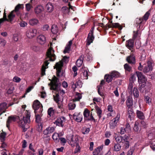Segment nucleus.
Wrapping results in <instances>:
<instances>
[{
	"label": "nucleus",
	"instance_id": "aec40b11",
	"mask_svg": "<svg viewBox=\"0 0 155 155\" xmlns=\"http://www.w3.org/2000/svg\"><path fill=\"white\" fill-rule=\"evenodd\" d=\"M103 147V146L101 145L95 149L93 152V155H98L101 151L102 150Z\"/></svg>",
	"mask_w": 155,
	"mask_h": 155
},
{
	"label": "nucleus",
	"instance_id": "0e129e2a",
	"mask_svg": "<svg viewBox=\"0 0 155 155\" xmlns=\"http://www.w3.org/2000/svg\"><path fill=\"white\" fill-rule=\"evenodd\" d=\"M26 9L28 11H29L31 8V5L30 4L28 3L25 5Z\"/></svg>",
	"mask_w": 155,
	"mask_h": 155
},
{
	"label": "nucleus",
	"instance_id": "2eb2a0df",
	"mask_svg": "<svg viewBox=\"0 0 155 155\" xmlns=\"http://www.w3.org/2000/svg\"><path fill=\"white\" fill-rule=\"evenodd\" d=\"M71 87L74 90L77 87H81L82 86V84L81 81L80 80H78L77 82H76V84H74V82L73 81H71Z\"/></svg>",
	"mask_w": 155,
	"mask_h": 155
},
{
	"label": "nucleus",
	"instance_id": "20e7f679",
	"mask_svg": "<svg viewBox=\"0 0 155 155\" xmlns=\"http://www.w3.org/2000/svg\"><path fill=\"white\" fill-rule=\"evenodd\" d=\"M69 57L67 56H64L62 61H61L56 63L55 66L54 67L57 70V75L58 76H61L63 75V72L61 71V69L63 66V61L67 63L69 61Z\"/></svg>",
	"mask_w": 155,
	"mask_h": 155
},
{
	"label": "nucleus",
	"instance_id": "49530a36",
	"mask_svg": "<svg viewBox=\"0 0 155 155\" xmlns=\"http://www.w3.org/2000/svg\"><path fill=\"white\" fill-rule=\"evenodd\" d=\"M83 78L84 79H87L88 78V71L87 70H84L83 71Z\"/></svg>",
	"mask_w": 155,
	"mask_h": 155
},
{
	"label": "nucleus",
	"instance_id": "774afa93",
	"mask_svg": "<svg viewBox=\"0 0 155 155\" xmlns=\"http://www.w3.org/2000/svg\"><path fill=\"white\" fill-rule=\"evenodd\" d=\"M13 40L15 41H17L18 40V35L16 34L13 35Z\"/></svg>",
	"mask_w": 155,
	"mask_h": 155
},
{
	"label": "nucleus",
	"instance_id": "6e6d98bb",
	"mask_svg": "<svg viewBox=\"0 0 155 155\" xmlns=\"http://www.w3.org/2000/svg\"><path fill=\"white\" fill-rule=\"evenodd\" d=\"M5 20L8 21V19L6 18V15L5 12L4 13L3 18L0 19V24Z\"/></svg>",
	"mask_w": 155,
	"mask_h": 155
},
{
	"label": "nucleus",
	"instance_id": "58836bf2",
	"mask_svg": "<svg viewBox=\"0 0 155 155\" xmlns=\"http://www.w3.org/2000/svg\"><path fill=\"white\" fill-rule=\"evenodd\" d=\"M14 12V11H12L8 15V20L10 21H12L13 19L15 17V15L13 14V12Z\"/></svg>",
	"mask_w": 155,
	"mask_h": 155
},
{
	"label": "nucleus",
	"instance_id": "f3484780",
	"mask_svg": "<svg viewBox=\"0 0 155 155\" xmlns=\"http://www.w3.org/2000/svg\"><path fill=\"white\" fill-rule=\"evenodd\" d=\"M37 41L40 44H44L46 41L45 37L42 35H40L38 36Z\"/></svg>",
	"mask_w": 155,
	"mask_h": 155
},
{
	"label": "nucleus",
	"instance_id": "de8ad7c7",
	"mask_svg": "<svg viewBox=\"0 0 155 155\" xmlns=\"http://www.w3.org/2000/svg\"><path fill=\"white\" fill-rule=\"evenodd\" d=\"M48 115L50 116V117H51L54 114V111L52 108H50L48 109Z\"/></svg>",
	"mask_w": 155,
	"mask_h": 155
},
{
	"label": "nucleus",
	"instance_id": "13d9d810",
	"mask_svg": "<svg viewBox=\"0 0 155 155\" xmlns=\"http://www.w3.org/2000/svg\"><path fill=\"white\" fill-rule=\"evenodd\" d=\"M150 147L153 150H155V138L153 140V143L150 145Z\"/></svg>",
	"mask_w": 155,
	"mask_h": 155
},
{
	"label": "nucleus",
	"instance_id": "f257e3e1",
	"mask_svg": "<svg viewBox=\"0 0 155 155\" xmlns=\"http://www.w3.org/2000/svg\"><path fill=\"white\" fill-rule=\"evenodd\" d=\"M54 52V51L52 48H50L48 49L47 52L46 60L43 65L41 68V74L42 76L45 74V69L48 68V66L49 63L48 61H53L56 59V56Z\"/></svg>",
	"mask_w": 155,
	"mask_h": 155
},
{
	"label": "nucleus",
	"instance_id": "f704fd0d",
	"mask_svg": "<svg viewBox=\"0 0 155 155\" xmlns=\"http://www.w3.org/2000/svg\"><path fill=\"white\" fill-rule=\"evenodd\" d=\"M59 136V134L56 133H54L52 136L53 139L56 143H57L59 142V140L58 138Z\"/></svg>",
	"mask_w": 155,
	"mask_h": 155
},
{
	"label": "nucleus",
	"instance_id": "0eeeda50",
	"mask_svg": "<svg viewBox=\"0 0 155 155\" xmlns=\"http://www.w3.org/2000/svg\"><path fill=\"white\" fill-rule=\"evenodd\" d=\"M120 117V115L118 113L115 118L110 120L109 123V127L110 129H114L117 126V123L119 120Z\"/></svg>",
	"mask_w": 155,
	"mask_h": 155
},
{
	"label": "nucleus",
	"instance_id": "7c9ffc66",
	"mask_svg": "<svg viewBox=\"0 0 155 155\" xmlns=\"http://www.w3.org/2000/svg\"><path fill=\"white\" fill-rule=\"evenodd\" d=\"M58 28L56 25H54L52 26L51 31L52 33L56 34L58 32Z\"/></svg>",
	"mask_w": 155,
	"mask_h": 155
},
{
	"label": "nucleus",
	"instance_id": "69168bd1",
	"mask_svg": "<svg viewBox=\"0 0 155 155\" xmlns=\"http://www.w3.org/2000/svg\"><path fill=\"white\" fill-rule=\"evenodd\" d=\"M22 5L19 4L18 5L15 7L14 11L15 12H18V10L21 8V6Z\"/></svg>",
	"mask_w": 155,
	"mask_h": 155
},
{
	"label": "nucleus",
	"instance_id": "4be33fe9",
	"mask_svg": "<svg viewBox=\"0 0 155 155\" xmlns=\"http://www.w3.org/2000/svg\"><path fill=\"white\" fill-rule=\"evenodd\" d=\"M127 60L130 64H134L135 63V57L133 55H131L127 58Z\"/></svg>",
	"mask_w": 155,
	"mask_h": 155
},
{
	"label": "nucleus",
	"instance_id": "7ed1b4c3",
	"mask_svg": "<svg viewBox=\"0 0 155 155\" xmlns=\"http://www.w3.org/2000/svg\"><path fill=\"white\" fill-rule=\"evenodd\" d=\"M25 114V116H24L18 122L19 126L22 128L24 131H26L28 128V124L30 122V112L28 110H26Z\"/></svg>",
	"mask_w": 155,
	"mask_h": 155
},
{
	"label": "nucleus",
	"instance_id": "6e6552de",
	"mask_svg": "<svg viewBox=\"0 0 155 155\" xmlns=\"http://www.w3.org/2000/svg\"><path fill=\"white\" fill-rule=\"evenodd\" d=\"M37 30L35 28H31L28 30L26 33V35L28 38H32L35 37L37 34Z\"/></svg>",
	"mask_w": 155,
	"mask_h": 155
},
{
	"label": "nucleus",
	"instance_id": "8fccbe9b",
	"mask_svg": "<svg viewBox=\"0 0 155 155\" xmlns=\"http://www.w3.org/2000/svg\"><path fill=\"white\" fill-rule=\"evenodd\" d=\"M90 111L87 109H85L83 113L84 118H85V117H87V116L89 115L90 114Z\"/></svg>",
	"mask_w": 155,
	"mask_h": 155
},
{
	"label": "nucleus",
	"instance_id": "79ce46f5",
	"mask_svg": "<svg viewBox=\"0 0 155 155\" xmlns=\"http://www.w3.org/2000/svg\"><path fill=\"white\" fill-rule=\"evenodd\" d=\"M96 112L98 116L99 117V119H100V118L101 117V114H102V110H101L98 107H97L96 108Z\"/></svg>",
	"mask_w": 155,
	"mask_h": 155
},
{
	"label": "nucleus",
	"instance_id": "e2e57ef3",
	"mask_svg": "<svg viewBox=\"0 0 155 155\" xmlns=\"http://www.w3.org/2000/svg\"><path fill=\"white\" fill-rule=\"evenodd\" d=\"M61 10L62 12H63L64 13H65L68 12V8L66 6L63 7L61 9Z\"/></svg>",
	"mask_w": 155,
	"mask_h": 155
},
{
	"label": "nucleus",
	"instance_id": "c756f323",
	"mask_svg": "<svg viewBox=\"0 0 155 155\" xmlns=\"http://www.w3.org/2000/svg\"><path fill=\"white\" fill-rule=\"evenodd\" d=\"M39 22L38 20L36 18H33L30 20L29 24L32 26H34L37 24Z\"/></svg>",
	"mask_w": 155,
	"mask_h": 155
},
{
	"label": "nucleus",
	"instance_id": "9d476101",
	"mask_svg": "<svg viewBox=\"0 0 155 155\" xmlns=\"http://www.w3.org/2000/svg\"><path fill=\"white\" fill-rule=\"evenodd\" d=\"M94 29V27L92 28L88 34V36L87 39V45H89L93 42L94 39V37L93 35Z\"/></svg>",
	"mask_w": 155,
	"mask_h": 155
},
{
	"label": "nucleus",
	"instance_id": "393cba45",
	"mask_svg": "<svg viewBox=\"0 0 155 155\" xmlns=\"http://www.w3.org/2000/svg\"><path fill=\"white\" fill-rule=\"evenodd\" d=\"M127 114L128 117L131 120L134 116V112L133 110L131 108H128Z\"/></svg>",
	"mask_w": 155,
	"mask_h": 155
},
{
	"label": "nucleus",
	"instance_id": "603ef678",
	"mask_svg": "<svg viewBox=\"0 0 155 155\" xmlns=\"http://www.w3.org/2000/svg\"><path fill=\"white\" fill-rule=\"evenodd\" d=\"M21 80V78L17 76L14 77L13 79V81L16 83L19 82Z\"/></svg>",
	"mask_w": 155,
	"mask_h": 155
},
{
	"label": "nucleus",
	"instance_id": "a211bd4d",
	"mask_svg": "<svg viewBox=\"0 0 155 155\" xmlns=\"http://www.w3.org/2000/svg\"><path fill=\"white\" fill-rule=\"evenodd\" d=\"M134 45V41L132 39H130L126 41V46L130 50H131Z\"/></svg>",
	"mask_w": 155,
	"mask_h": 155
},
{
	"label": "nucleus",
	"instance_id": "39448f33",
	"mask_svg": "<svg viewBox=\"0 0 155 155\" xmlns=\"http://www.w3.org/2000/svg\"><path fill=\"white\" fill-rule=\"evenodd\" d=\"M136 76L138 78V81L139 84H141V87L140 88V91H142L143 92V91H142V89L146 86V82L147 81V79L140 72H136Z\"/></svg>",
	"mask_w": 155,
	"mask_h": 155
},
{
	"label": "nucleus",
	"instance_id": "72a5a7b5",
	"mask_svg": "<svg viewBox=\"0 0 155 155\" xmlns=\"http://www.w3.org/2000/svg\"><path fill=\"white\" fill-rule=\"evenodd\" d=\"M104 79L109 83L112 81L113 78L110 74H106L104 76Z\"/></svg>",
	"mask_w": 155,
	"mask_h": 155
},
{
	"label": "nucleus",
	"instance_id": "f8f14e48",
	"mask_svg": "<svg viewBox=\"0 0 155 155\" xmlns=\"http://www.w3.org/2000/svg\"><path fill=\"white\" fill-rule=\"evenodd\" d=\"M44 11L43 7L41 5H38L35 8L34 12L35 14L37 15H39Z\"/></svg>",
	"mask_w": 155,
	"mask_h": 155
},
{
	"label": "nucleus",
	"instance_id": "5fc2aeb1",
	"mask_svg": "<svg viewBox=\"0 0 155 155\" xmlns=\"http://www.w3.org/2000/svg\"><path fill=\"white\" fill-rule=\"evenodd\" d=\"M72 69L73 71L74 72V77H75L76 76L77 74V71L78 70V69L77 67L75 66H73Z\"/></svg>",
	"mask_w": 155,
	"mask_h": 155
},
{
	"label": "nucleus",
	"instance_id": "cd10ccee",
	"mask_svg": "<svg viewBox=\"0 0 155 155\" xmlns=\"http://www.w3.org/2000/svg\"><path fill=\"white\" fill-rule=\"evenodd\" d=\"M82 98L81 94L78 92L76 93L75 98L73 99V102L79 101Z\"/></svg>",
	"mask_w": 155,
	"mask_h": 155
},
{
	"label": "nucleus",
	"instance_id": "a878e982",
	"mask_svg": "<svg viewBox=\"0 0 155 155\" xmlns=\"http://www.w3.org/2000/svg\"><path fill=\"white\" fill-rule=\"evenodd\" d=\"M46 8L47 11L48 12H51L53 11L54 6L51 3H48L46 5Z\"/></svg>",
	"mask_w": 155,
	"mask_h": 155
},
{
	"label": "nucleus",
	"instance_id": "dca6fc26",
	"mask_svg": "<svg viewBox=\"0 0 155 155\" xmlns=\"http://www.w3.org/2000/svg\"><path fill=\"white\" fill-rule=\"evenodd\" d=\"M54 130L55 128L53 127H48L43 131V134L44 135H47L52 133Z\"/></svg>",
	"mask_w": 155,
	"mask_h": 155
},
{
	"label": "nucleus",
	"instance_id": "c9c22d12",
	"mask_svg": "<svg viewBox=\"0 0 155 155\" xmlns=\"http://www.w3.org/2000/svg\"><path fill=\"white\" fill-rule=\"evenodd\" d=\"M110 74L113 78H116L118 77L119 76L120 74L118 72L116 71H114L110 73Z\"/></svg>",
	"mask_w": 155,
	"mask_h": 155
},
{
	"label": "nucleus",
	"instance_id": "f03ea898",
	"mask_svg": "<svg viewBox=\"0 0 155 155\" xmlns=\"http://www.w3.org/2000/svg\"><path fill=\"white\" fill-rule=\"evenodd\" d=\"M57 80V78L54 76L50 83L48 84V85L51 86V89L53 90L54 91H56L55 95H54L53 96L54 100L56 102L59 101V95L58 92L60 90V87L61 85L60 83H58Z\"/></svg>",
	"mask_w": 155,
	"mask_h": 155
},
{
	"label": "nucleus",
	"instance_id": "9b49d317",
	"mask_svg": "<svg viewBox=\"0 0 155 155\" xmlns=\"http://www.w3.org/2000/svg\"><path fill=\"white\" fill-rule=\"evenodd\" d=\"M32 107L35 110V112H36V111L39 109L40 112L42 111V104L37 100H35L34 101Z\"/></svg>",
	"mask_w": 155,
	"mask_h": 155
},
{
	"label": "nucleus",
	"instance_id": "ea45409f",
	"mask_svg": "<svg viewBox=\"0 0 155 155\" xmlns=\"http://www.w3.org/2000/svg\"><path fill=\"white\" fill-rule=\"evenodd\" d=\"M6 134L5 133H2L0 134V140L3 142L5 140Z\"/></svg>",
	"mask_w": 155,
	"mask_h": 155
},
{
	"label": "nucleus",
	"instance_id": "423d86ee",
	"mask_svg": "<svg viewBox=\"0 0 155 155\" xmlns=\"http://www.w3.org/2000/svg\"><path fill=\"white\" fill-rule=\"evenodd\" d=\"M79 137L77 135H71L69 136L68 142L69 144L72 147L75 145L79 144Z\"/></svg>",
	"mask_w": 155,
	"mask_h": 155
},
{
	"label": "nucleus",
	"instance_id": "864d4df0",
	"mask_svg": "<svg viewBox=\"0 0 155 155\" xmlns=\"http://www.w3.org/2000/svg\"><path fill=\"white\" fill-rule=\"evenodd\" d=\"M145 100L147 104H150L151 103V99L148 96H145Z\"/></svg>",
	"mask_w": 155,
	"mask_h": 155
},
{
	"label": "nucleus",
	"instance_id": "5701e85b",
	"mask_svg": "<svg viewBox=\"0 0 155 155\" xmlns=\"http://www.w3.org/2000/svg\"><path fill=\"white\" fill-rule=\"evenodd\" d=\"M16 120V118L14 116H10L9 117L7 121L6 126L7 127H8L10 124L13 122L15 121Z\"/></svg>",
	"mask_w": 155,
	"mask_h": 155
},
{
	"label": "nucleus",
	"instance_id": "b1692460",
	"mask_svg": "<svg viewBox=\"0 0 155 155\" xmlns=\"http://www.w3.org/2000/svg\"><path fill=\"white\" fill-rule=\"evenodd\" d=\"M84 57V55L82 54L79 57V59L77 60L76 61V65L78 67H81L82 64Z\"/></svg>",
	"mask_w": 155,
	"mask_h": 155
},
{
	"label": "nucleus",
	"instance_id": "4c0bfd02",
	"mask_svg": "<svg viewBox=\"0 0 155 155\" xmlns=\"http://www.w3.org/2000/svg\"><path fill=\"white\" fill-rule=\"evenodd\" d=\"M6 43V41L3 39L0 38V47H4Z\"/></svg>",
	"mask_w": 155,
	"mask_h": 155
},
{
	"label": "nucleus",
	"instance_id": "3c124183",
	"mask_svg": "<svg viewBox=\"0 0 155 155\" xmlns=\"http://www.w3.org/2000/svg\"><path fill=\"white\" fill-rule=\"evenodd\" d=\"M124 67L125 69L127 71H130L131 70V68L127 64H125L124 65Z\"/></svg>",
	"mask_w": 155,
	"mask_h": 155
},
{
	"label": "nucleus",
	"instance_id": "ddd939ff",
	"mask_svg": "<svg viewBox=\"0 0 155 155\" xmlns=\"http://www.w3.org/2000/svg\"><path fill=\"white\" fill-rule=\"evenodd\" d=\"M65 121V118L64 117H61L58 118L54 122V124L60 127H63L64 123Z\"/></svg>",
	"mask_w": 155,
	"mask_h": 155
},
{
	"label": "nucleus",
	"instance_id": "c85d7f7f",
	"mask_svg": "<svg viewBox=\"0 0 155 155\" xmlns=\"http://www.w3.org/2000/svg\"><path fill=\"white\" fill-rule=\"evenodd\" d=\"M7 104L5 103H3L0 104V112H3L7 108Z\"/></svg>",
	"mask_w": 155,
	"mask_h": 155
},
{
	"label": "nucleus",
	"instance_id": "4468645a",
	"mask_svg": "<svg viewBox=\"0 0 155 155\" xmlns=\"http://www.w3.org/2000/svg\"><path fill=\"white\" fill-rule=\"evenodd\" d=\"M74 118L77 122H81L82 120V116L80 112H76L74 114Z\"/></svg>",
	"mask_w": 155,
	"mask_h": 155
},
{
	"label": "nucleus",
	"instance_id": "6ab92c4d",
	"mask_svg": "<svg viewBox=\"0 0 155 155\" xmlns=\"http://www.w3.org/2000/svg\"><path fill=\"white\" fill-rule=\"evenodd\" d=\"M72 43V40L70 41L66 45L64 50V53H68L70 51L71 46Z\"/></svg>",
	"mask_w": 155,
	"mask_h": 155
},
{
	"label": "nucleus",
	"instance_id": "052dcab7",
	"mask_svg": "<svg viewBox=\"0 0 155 155\" xmlns=\"http://www.w3.org/2000/svg\"><path fill=\"white\" fill-rule=\"evenodd\" d=\"M122 138V136H118L115 137L116 142L118 143L121 142Z\"/></svg>",
	"mask_w": 155,
	"mask_h": 155
},
{
	"label": "nucleus",
	"instance_id": "a18cd8bd",
	"mask_svg": "<svg viewBox=\"0 0 155 155\" xmlns=\"http://www.w3.org/2000/svg\"><path fill=\"white\" fill-rule=\"evenodd\" d=\"M121 149V146L119 144H115L114 146V150L116 151H119Z\"/></svg>",
	"mask_w": 155,
	"mask_h": 155
},
{
	"label": "nucleus",
	"instance_id": "4d7b16f0",
	"mask_svg": "<svg viewBox=\"0 0 155 155\" xmlns=\"http://www.w3.org/2000/svg\"><path fill=\"white\" fill-rule=\"evenodd\" d=\"M128 141L127 137L124 136L122 137V140L121 142L123 143H125Z\"/></svg>",
	"mask_w": 155,
	"mask_h": 155
},
{
	"label": "nucleus",
	"instance_id": "bb28decb",
	"mask_svg": "<svg viewBox=\"0 0 155 155\" xmlns=\"http://www.w3.org/2000/svg\"><path fill=\"white\" fill-rule=\"evenodd\" d=\"M139 123L136 121L135 123L134 130L136 132H139L141 130V128L139 126Z\"/></svg>",
	"mask_w": 155,
	"mask_h": 155
},
{
	"label": "nucleus",
	"instance_id": "1a4fd4ad",
	"mask_svg": "<svg viewBox=\"0 0 155 155\" xmlns=\"http://www.w3.org/2000/svg\"><path fill=\"white\" fill-rule=\"evenodd\" d=\"M152 69V63L150 61H147L146 63L143 65V72L144 73L149 72L151 71Z\"/></svg>",
	"mask_w": 155,
	"mask_h": 155
},
{
	"label": "nucleus",
	"instance_id": "37998d69",
	"mask_svg": "<svg viewBox=\"0 0 155 155\" xmlns=\"http://www.w3.org/2000/svg\"><path fill=\"white\" fill-rule=\"evenodd\" d=\"M84 119L86 120H93L94 121H95V120L94 119L91 114V115H90L89 114V115H88V116H87V117H85Z\"/></svg>",
	"mask_w": 155,
	"mask_h": 155
},
{
	"label": "nucleus",
	"instance_id": "bf43d9fd",
	"mask_svg": "<svg viewBox=\"0 0 155 155\" xmlns=\"http://www.w3.org/2000/svg\"><path fill=\"white\" fill-rule=\"evenodd\" d=\"M41 97L42 98H45L46 95L45 92V91H41L40 94Z\"/></svg>",
	"mask_w": 155,
	"mask_h": 155
},
{
	"label": "nucleus",
	"instance_id": "338daca9",
	"mask_svg": "<svg viewBox=\"0 0 155 155\" xmlns=\"http://www.w3.org/2000/svg\"><path fill=\"white\" fill-rule=\"evenodd\" d=\"M149 13L148 12H147L143 16V18L144 20H147L148 18L149 15Z\"/></svg>",
	"mask_w": 155,
	"mask_h": 155
},
{
	"label": "nucleus",
	"instance_id": "c03bdc74",
	"mask_svg": "<svg viewBox=\"0 0 155 155\" xmlns=\"http://www.w3.org/2000/svg\"><path fill=\"white\" fill-rule=\"evenodd\" d=\"M84 119L86 120H93L94 121H95V120L94 119L91 114V115H90L89 114V115H88V116H87V117H85Z\"/></svg>",
	"mask_w": 155,
	"mask_h": 155
},
{
	"label": "nucleus",
	"instance_id": "2f4dec72",
	"mask_svg": "<svg viewBox=\"0 0 155 155\" xmlns=\"http://www.w3.org/2000/svg\"><path fill=\"white\" fill-rule=\"evenodd\" d=\"M137 117L140 119H143L144 118L143 113L139 110L137 111Z\"/></svg>",
	"mask_w": 155,
	"mask_h": 155
},
{
	"label": "nucleus",
	"instance_id": "e433bc0d",
	"mask_svg": "<svg viewBox=\"0 0 155 155\" xmlns=\"http://www.w3.org/2000/svg\"><path fill=\"white\" fill-rule=\"evenodd\" d=\"M69 109L70 110L74 109L76 107V105L74 102L70 103L68 104Z\"/></svg>",
	"mask_w": 155,
	"mask_h": 155
},
{
	"label": "nucleus",
	"instance_id": "412c9836",
	"mask_svg": "<svg viewBox=\"0 0 155 155\" xmlns=\"http://www.w3.org/2000/svg\"><path fill=\"white\" fill-rule=\"evenodd\" d=\"M126 104L128 108H131L133 105L132 98L131 96H128L126 101Z\"/></svg>",
	"mask_w": 155,
	"mask_h": 155
},
{
	"label": "nucleus",
	"instance_id": "09e8293b",
	"mask_svg": "<svg viewBox=\"0 0 155 155\" xmlns=\"http://www.w3.org/2000/svg\"><path fill=\"white\" fill-rule=\"evenodd\" d=\"M133 88V83H130L128 85V90L129 92L132 93V91Z\"/></svg>",
	"mask_w": 155,
	"mask_h": 155
},
{
	"label": "nucleus",
	"instance_id": "a19ab883",
	"mask_svg": "<svg viewBox=\"0 0 155 155\" xmlns=\"http://www.w3.org/2000/svg\"><path fill=\"white\" fill-rule=\"evenodd\" d=\"M75 146H76V148L74 150V153H76L80 152L81 148L79 145V144L75 145Z\"/></svg>",
	"mask_w": 155,
	"mask_h": 155
},
{
	"label": "nucleus",
	"instance_id": "473e14b6",
	"mask_svg": "<svg viewBox=\"0 0 155 155\" xmlns=\"http://www.w3.org/2000/svg\"><path fill=\"white\" fill-rule=\"evenodd\" d=\"M132 92L134 97L137 98L139 97V91L137 88L135 87H134Z\"/></svg>",
	"mask_w": 155,
	"mask_h": 155
},
{
	"label": "nucleus",
	"instance_id": "680f3d73",
	"mask_svg": "<svg viewBox=\"0 0 155 155\" xmlns=\"http://www.w3.org/2000/svg\"><path fill=\"white\" fill-rule=\"evenodd\" d=\"M20 25L21 27H24L27 25V23L25 21H22L20 23Z\"/></svg>",
	"mask_w": 155,
	"mask_h": 155
}]
</instances>
